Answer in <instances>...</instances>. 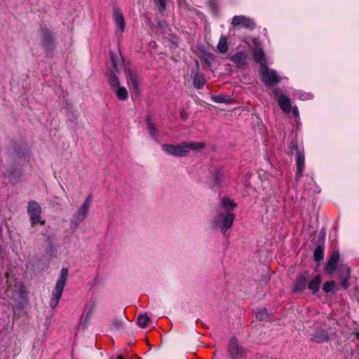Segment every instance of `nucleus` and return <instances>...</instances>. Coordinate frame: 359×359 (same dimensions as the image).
I'll return each mask as SVG.
<instances>
[{"instance_id": "nucleus-36", "label": "nucleus", "mask_w": 359, "mask_h": 359, "mask_svg": "<svg viewBox=\"0 0 359 359\" xmlns=\"http://www.w3.org/2000/svg\"><path fill=\"white\" fill-rule=\"evenodd\" d=\"M346 282H347V277L346 278H344V280L342 282V285L344 288H346L348 287Z\"/></svg>"}, {"instance_id": "nucleus-37", "label": "nucleus", "mask_w": 359, "mask_h": 359, "mask_svg": "<svg viewBox=\"0 0 359 359\" xmlns=\"http://www.w3.org/2000/svg\"><path fill=\"white\" fill-rule=\"evenodd\" d=\"M180 116H181V118L183 119V120H185L187 118V116L185 114L184 112L182 111L181 114H180Z\"/></svg>"}, {"instance_id": "nucleus-12", "label": "nucleus", "mask_w": 359, "mask_h": 359, "mask_svg": "<svg viewBox=\"0 0 359 359\" xmlns=\"http://www.w3.org/2000/svg\"><path fill=\"white\" fill-rule=\"evenodd\" d=\"M280 90L278 88H276L273 90V94L275 98L277 99V102L278 105L280 106L281 110L285 113H290L292 110L291 102L288 97L284 95H279Z\"/></svg>"}, {"instance_id": "nucleus-21", "label": "nucleus", "mask_w": 359, "mask_h": 359, "mask_svg": "<svg viewBox=\"0 0 359 359\" xmlns=\"http://www.w3.org/2000/svg\"><path fill=\"white\" fill-rule=\"evenodd\" d=\"M231 61L236 64L238 67L245 65L247 60V55L243 52L236 53L231 58Z\"/></svg>"}, {"instance_id": "nucleus-27", "label": "nucleus", "mask_w": 359, "mask_h": 359, "mask_svg": "<svg viewBox=\"0 0 359 359\" xmlns=\"http://www.w3.org/2000/svg\"><path fill=\"white\" fill-rule=\"evenodd\" d=\"M336 287V283L334 281H327L323 285V290L326 292H332L334 291Z\"/></svg>"}, {"instance_id": "nucleus-3", "label": "nucleus", "mask_w": 359, "mask_h": 359, "mask_svg": "<svg viewBox=\"0 0 359 359\" xmlns=\"http://www.w3.org/2000/svg\"><path fill=\"white\" fill-rule=\"evenodd\" d=\"M205 147L203 142H182L178 144H163L162 149L167 154L175 156H187L190 150L199 151Z\"/></svg>"}, {"instance_id": "nucleus-6", "label": "nucleus", "mask_w": 359, "mask_h": 359, "mask_svg": "<svg viewBox=\"0 0 359 359\" xmlns=\"http://www.w3.org/2000/svg\"><path fill=\"white\" fill-rule=\"evenodd\" d=\"M91 202L92 196L90 195L85 199L83 203L79 207L78 211L74 215L70 222L71 229H76L84 220L88 214Z\"/></svg>"}, {"instance_id": "nucleus-38", "label": "nucleus", "mask_w": 359, "mask_h": 359, "mask_svg": "<svg viewBox=\"0 0 359 359\" xmlns=\"http://www.w3.org/2000/svg\"><path fill=\"white\" fill-rule=\"evenodd\" d=\"M346 276H348L349 275V270H348V269H346Z\"/></svg>"}, {"instance_id": "nucleus-8", "label": "nucleus", "mask_w": 359, "mask_h": 359, "mask_svg": "<svg viewBox=\"0 0 359 359\" xmlns=\"http://www.w3.org/2000/svg\"><path fill=\"white\" fill-rule=\"evenodd\" d=\"M228 352L231 359H245L246 351L240 345L235 337H232L229 342Z\"/></svg>"}, {"instance_id": "nucleus-30", "label": "nucleus", "mask_w": 359, "mask_h": 359, "mask_svg": "<svg viewBox=\"0 0 359 359\" xmlns=\"http://www.w3.org/2000/svg\"><path fill=\"white\" fill-rule=\"evenodd\" d=\"M94 307H95V304H93V305L90 306V309L88 310V311L86 313L84 320H83V326L86 327L88 325V322L90 321V320L91 318V315L93 311Z\"/></svg>"}, {"instance_id": "nucleus-34", "label": "nucleus", "mask_w": 359, "mask_h": 359, "mask_svg": "<svg viewBox=\"0 0 359 359\" xmlns=\"http://www.w3.org/2000/svg\"><path fill=\"white\" fill-rule=\"evenodd\" d=\"M213 100L216 102H223L224 101L222 96H216L213 98Z\"/></svg>"}, {"instance_id": "nucleus-32", "label": "nucleus", "mask_w": 359, "mask_h": 359, "mask_svg": "<svg viewBox=\"0 0 359 359\" xmlns=\"http://www.w3.org/2000/svg\"><path fill=\"white\" fill-rule=\"evenodd\" d=\"M213 177H214L215 183H219L222 180L224 175L221 171H218L215 174L213 175Z\"/></svg>"}, {"instance_id": "nucleus-17", "label": "nucleus", "mask_w": 359, "mask_h": 359, "mask_svg": "<svg viewBox=\"0 0 359 359\" xmlns=\"http://www.w3.org/2000/svg\"><path fill=\"white\" fill-rule=\"evenodd\" d=\"M146 123L147 126L148 132L151 137L157 142L159 143L158 136H159V130L156 127L155 124L153 123L151 118L149 116H147L146 118Z\"/></svg>"}, {"instance_id": "nucleus-1", "label": "nucleus", "mask_w": 359, "mask_h": 359, "mask_svg": "<svg viewBox=\"0 0 359 359\" xmlns=\"http://www.w3.org/2000/svg\"><path fill=\"white\" fill-rule=\"evenodd\" d=\"M236 206V203L227 197L221 199L220 207L217 210L213 223L220 229L222 234H225L232 226L235 219L232 210Z\"/></svg>"}, {"instance_id": "nucleus-16", "label": "nucleus", "mask_w": 359, "mask_h": 359, "mask_svg": "<svg viewBox=\"0 0 359 359\" xmlns=\"http://www.w3.org/2000/svg\"><path fill=\"white\" fill-rule=\"evenodd\" d=\"M322 279L320 275L317 274L308 279L307 287L313 294H316L320 290Z\"/></svg>"}, {"instance_id": "nucleus-7", "label": "nucleus", "mask_w": 359, "mask_h": 359, "mask_svg": "<svg viewBox=\"0 0 359 359\" xmlns=\"http://www.w3.org/2000/svg\"><path fill=\"white\" fill-rule=\"evenodd\" d=\"M259 74L262 81L268 87L273 86L280 80L278 73L274 70L269 69L266 64H262Z\"/></svg>"}, {"instance_id": "nucleus-33", "label": "nucleus", "mask_w": 359, "mask_h": 359, "mask_svg": "<svg viewBox=\"0 0 359 359\" xmlns=\"http://www.w3.org/2000/svg\"><path fill=\"white\" fill-rule=\"evenodd\" d=\"M291 111H292V114L294 115V116H299V111L297 107H293Z\"/></svg>"}, {"instance_id": "nucleus-39", "label": "nucleus", "mask_w": 359, "mask_h": 359, "mask_svg": "<svg viewBox=\"0 0 359 359\" xmlns=\"http://www.w3.org/2000/svg\"><path fill=\"white\" fill-rule=\"evenodd\" d=\"M116 359H123V358L121 355H118Z\"/></svg>"}, {"instance_id": "nucleus-14", "label": "nucleus", "mask_w": 359, "mask_h": 359, "mask_svg": "<svg viewBox=\"0 0 359 359\" xmlns=\"http://www.w3.org/2000/svg\"><path fill=\"white\" fill-rule=\"evenodd\" d=\"M126 73L128 84L131 86L135 94H140V82L137 74L130 69H126Z\"/></svg>"}, {"instance_id": "nucleus-26", "label": "nucleus", "mask_w": 359, "mask_h": 359, "mask_svg": "<svg viewBox=\"0 0 359 359\" xmlns=\"http://www.w3.org/2000/svg\"><path fill=\"white\" fill-rule=\"evenodd\" d=\"M149 318L146 314H140L137 318V323L142 327L147 326Z\"/></svg>"}, {"instance_id": "nucleus-2", "label": "nucleus", "mask_w": 359, "mask_h": 359, "mask_svg": "<svg viewBox=\"0 0 359 359\" xmlns=\"http://www.w3.org/2000/svg\"><path fill=\"white\" fill-rule=\"evenodd\" d=\"M0 295L3 299L20 302L25 298L24 286L8 273L0 279Z\"/></svg>"}, {"instance_id": "nucleus-31", "label": "nucleus", "mask_w": 359, "mask_h": 359, "mask_svg": "<svg viewBox=\"0 0 359 359\" xmlns=\"http://www.w3.org/2000/svg\"><path fill=\"white\" fill-rule=\"evenodd\" d=\"M158 11L162 12L165 8V0H154Z\"/></svg>"}, {"instance_id": "nucleus-20", "label": "nucleus", "mask_w": 359, "mask_h": 359, "mask_svg": "<svg viewBox=\"0 0 359 359\" xmlns=\"http://www.w3.org/2000/svg\"><path fill=\"white\" fill-rule=\"evenodd\" d=\"M111 90L114 92L118 100L124 101L128 98V93L126 88L118 86Z\"/></svg>"}, {"instance_id": "nucleus-23", "label": "nucleus", "mask_w": 359, "mask_h": 359, "mask_svg": "<svg viewBox=\"0 0 359 359\" xmlns=\"http://www.w3.org/2000/svg\"><path fill=\"white\" fill-rule=\"evenodd\" d=\"M194 86L197 89H201L205 84V79L202 74L197 72L193 79Z\"/></svg>"}, {"instance_id": "nucleus-29", "label": "nucleus", "mask_w": 359, "mask_h": 359, "mask_svg": "<svg viewBox=\"0 0 359 359\" xmlns=\"http://www.w3.org/2000/svg\"><path fill=\"white\" fill-rule=\"evenodd\" d=\"M324 250L320 246H318L313 252V257L316 262H320L323 259Z\"/></svg>"}, {"instance_id": "nucleus-35", "label": "nucleus", "mask_w": 359, "mask_h": 359, "mask_svg": "<svg viewBox=\"0 0 359 359\" xmlns=\"http://www.w3.org/2000/svg\"><path fill=\"white\" fill-rule=\"evenodd\" d=\"M311 97V95H310L309 94H306V93L299 95V98L302 99V100L310 99Z\"/></svg>"}, {"instance_id": "nucleus-4", "label": "nucleus", "mask_w": 359, "mask_h": 359, "mask_svg": "<svg viewBox=\"0 0 359 359\" xmlns=\"http://www.w3.org/2000/svg\"><path fill=\"white\" fill-rule=\"evenodd\" d=\"M109 57L112 69L108 72V81L111 89L120 86L119 79L117 74L119 68L123 65V60L120 55L115 54L114 52H109Z\"/></svg>"}, {"instance_id": "nucleus-13", "label": "nucleus", "mask_w": 359, "mask_h": 359, "mask_svg": "<svg viewBox=\"0 0 359 359\" xmlns=\"http://www.w3.org/2000/svg\"><path fill=\"white\" fill-rule=\"evenodd\" d=\"M112 19L118 28V32L121 34L124 32L126 29V21L124 16L121 9L114 6L112 11Z\"/></svg>"}, {"instance_id": "nucleus-24", "label": "nucleus", "mask_w": 359, "mask_h": 359, "mask_svg": "<svg viewBox=\"0 0 359 359\" xmlns=\"http://www.w3.org/2000/svg\"><path fill=\"white\" fill-rule=\"evenodd\" d=\"M254 60L260 64H265V55L262 49L257 48L253 51Z\"/></svg>"}, {"instance_id": "nucleus-22", "label": "nucleus", "mask_w": 359, "mask_h": 359, "mask_svg": "<svg viewBox=\"0 0 359 359\" xmlns=\"http://www.w3.org/2000/svg\"><path fill=\"white\" fill-rule=\"evenodd\" d=\"M304 166V157L302 152L299 151L297 154V177L300 178L302 176L303 168Z\"/></svg>"}, {"instance_id": "nucleus-19", "label": "nucleus", "mask_w": 359, "mask_h": 359, "mask_svg": "<svg viewBox=\"0 0 359 359\" xmlns=\"http://www.w3.org/2000/svg\"><path fill=\"white\" fill-rule=\"evenodd\" d=\"M311 340L318 344L327 341L329 340L327 332L325 330H316V332L312 334Z\"/></svg>"}, {"instance_id": "nucleus-9", "label": "nucleus", "mask_w": 359, "mask_h": 359, "mask_svg": "<svg viewBox=\"0 0 359 359\" xmlns=\"http://www.w3.org/2000/svg\"><path fill=\"white\" fill-rule=\"evenodd\" d=\"M27 212L29 215L30 222L32 225L44 224V222L41 221V208L37 202L30 201L28 203Z\"/></svg>"}, {"instance_id": "nucleus-18", "label": "nucleus", "mask_w": 359, "mask_h": 359, "mask_svg": "<svg viewBox=\"0 0 359 359\" xmlns=\"http://www.w3.org/2000/svg\"><path fill=\"white\" fill-rule=\"evenodd\" d=\"M339 259V253L338 252H332L325 265V269L327 272L332 273L335 270Z\"/></svg>"}, {"instance_id": "nucleus-28", "label": "nucleus", "mask_w": 359, "mask_h": 359, "mask_svg": "<svg viewBox=\"0 0 359 359\" xmlns=\"http://www.w3.org/2000/svg\"><path fill=\"white\" fill-rule=\"evenodd\" d=\"M256 318L259 320H266L269 318V313L266 309H258L255 313Z\"/></svg>"}, {"instance_id": "nucleus-11", "label": "nucleus", "mask_w": 359, "mask_h": 359, "mask_svg": "<svg viewBox=\"0 0 359 359\" xmlns=\"http://www.w3.org/2000/svg\"><path fill=\"white\" fill-rule=\"evenodd\" d=\"M231 25L233 27L241 25L244 28L253 29L255 27V23L253 19L245 15H236L232 18Z\"/></svg>"}, {"instance_id": "nucleus-25", "label": "nucleus", "mask_w": 359, "mask_h": 359, "mask_svg": "<svg viewBox=\"0 0 359 359\" xmlns=\"http://www.w3.org/2000/svg\"><path fill=\"white\" fill-rule=\"evenodd\" d=\"M217 47V50L221 53H226L228 51L229 47H228V43H227V39L226 36H222L219 39V41L218 42Z\"/></svg>"}, {"instance_id": "nucleus-10", "label": "nucleus", "mask_w": 359, "mask_h": 359, "mask_svg": "<svg viewBox=\"0 0 359 359\" xmlns=\"http://www.w3.org/2000/svg\"><path fill=\"white\" fill-rule=\"evenodd\" d=\"M41 36V46L46 52L51 50L54 43V37L51 31L46 28L40 30Z\"/></svg>"}, {"instance_id": "nucleus-15", "label": "nucleus", "mask_w": 359, "mask_h": 359, "mask_svg": "<svg viewBox=\"0 0 359 359\" xmlns=\"http://www.w3.org/2000/svg\"><path fill=\"white\" fill-rule=\"evenodd\" d=\"M309 277V273L304 272L297 278L293 285V290L295 292H303L307 287Z\"/></svg>"}, {"instance_id": "nucleus-5", "label": "nucleus", "mask_w": 359, "mask_h": 359, "mask_svg": "<svg viewBox=\"0 0 359 359\" xmlns=\"http://www.w3.org/2000/svg\"><path fill=\"white\" fill-rule=\"evenodd\" d=\"M67 276V268H62L60 271V275L57 280L55 289L53 291L52 297L50 300V306L51 308H55L57 306L61 298L64 287L66 285Z\"/></svg>"}]
</instances>
